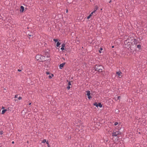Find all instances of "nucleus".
<instances>
[{
  "label": "nucleus",
  "mask_w": 147,
  "mask_h": 147,
  "mask_svg": "<svg viewBox=\"0 0 147 147\" xmlns=\"http://www.w3.org/2000/svg\"><path fill=\"white\" fill-rule=\"evenodd\" d=\"M134 44H136L137 43V40H136V39H134Z\"/></svg>",
  "instance_id": "f8f14e48"
},
{
  "label": "nucleus",
  "mask_w": 147,
  "mask_h": 147,
  "mask_svg": "<svg viewBox=\"0 0 147 147\" xmlns=\"http://www.w3.org/2000/svg\"><path fill=\"white\" fill-rule=\"evenodd\" d=\"M22 98L21 96H20L18 98V99L19 100H21Z\"/></svg>",
  "instance_id": "a878e982"
},
{
  "label": "nucleus",
  "mask_w": 147,
  "mask_h": 147,
  "mask_svg": "<svg viewBox=\"0 0 147 147\" xmlns=\"http://www.w3.org/2000/svg\"><path fill=\"white\" fill-rule=\"evenodd\" d=\"M68 85V86H70V85H71V83L70 82H69Z\"/></svg>",
  "instance_id": "6ab92c4d"
},
{
  "label": "nucleus",
  "mask_w": 147,
  "mask_h": 147,
  "mask_svg": "<svg viewBox=\"0 0 147 147\" xmlns=\"http://www.w3.org/2000/svg\"><path fill=\"white\" fill-rule=\"evenodd\" d=\"M100 50H99V52L100 53H101V51L102 50V48H100Z\"/></svg>",
  "instance_id": "dca6fc26"
},
{
  "label": "nucleus",
  "mask_w": 147,
  "mask_h": 147,
  "mask_svg": "<svg viewBox=\"0 0 147 147\" xmlns=\"http://www.w3.org/2000/svg\"><path fill=\"white\" fill-rule=\"evenodd\" d=\"M96 106L97 107H102V105L100 103H99L97 105H96Z\"/></svg>",
  "instance_id": "9d476101"
},
{
  "label": "nucleus",
  "mask_w": 147,
  "mask_h": 147,
  "mask_svg": "<svg viewBox=\"0 0 147 147\" xmlns=\"http://www.w3.org/2000/svg\"><path fill=\"white\" fill-rule=\"evenodd\" d=\"M48 77L49 79H51L52 78V77L50 75L48 76Z\"/></svg>",
  "instance_id": "393cba45"
},
{
  "label": "nucleus",
  "mask_w": 147,
  "mask_h": 147,
  "mask_svg": "<svg viewBox=\"0 0 147 147\" xmlns=\"http://www.w3.org/2000/svg\"><path fill=\"white\" fill-rule=\"evenodd\" d=\"M53 40L55 42H57L58 41V40L57 39H54Z\"/></svg>",
  "instance_id": "412c9836"
},
{
  "label": "nucleus",
  "mask_w": 147,
  "mask_h": 147,
  "mask_svg": "<svg viewBox=\"0 0 147 147\" xmlns=\"http://www.w3.org/2000/svg\"><path fill=\"white\" fill-rule=\"evenodd\" d=\"M94 105L96 106V105H98V104H97V103H94Z\"/></svg>",
  "instance_id": "c85d7f7f"
},
{
  "label": "nucleus",
  "mask_w": 147,
  "mask_h": 147,
  "mask_svg": "<svg viewBox=\"0 0 147 147\" xmlns=\"http://www.w3.org/2000/svg\"><path fill=\"white\" fill-rule=\"evenodd\" d=\"M4 108L3 107H2V109H4Z\"/></svg>",
  "instance_id": "37998d69"
},
{
  "label": "nucleus",
  "mask_w": 147,
  "mask_h": 147,
  "mask_svg": "<svg viewBox=\"0 0 147 147\" xmlns=\"http://www.w3.org/2000/svg\"><path fill=\"white\" fill-rule=\"evenodd\" d=\"M94 12H93V11L92 12L91 14H90V15H91V16H92V14L94 13Z\"/></svg>",
  "instance_id": "2f4dec72"
},
{
  "label": "nucleus",
  "mask_w": 147,
  "mask_h": 147,
  "mask_svg": "<svg viewBox=\"0 0 147 147\" xmlns=\"http://www.w3.org/2000/svg\"><path fill=\"white\" fill-rule=\"evenodd\" d=\"M70 88L71 87L70 86L68 85V86L67 87V88L68 90H69Z\"/></svg>",
  "instance_id": "aec40b11"
},
{
  "label": "nucleus",
  "mask_w": 147,
  "mask_h": 147,
  "mask_svg": "<svg viewBox=\"0 0 147 147\" xmlns=\"http://www.w3.org/2000/svg\"><path fill=\"white\" fill-rule=\"evenodd\" d=\"M48 147H49L50 146L49 145V144H48Z\"/></svg>",
  "instance_id": "c9c22d12"
},
{
  "label": "nucleus",
  "mask_w": 147,
  "mask_h": 147,
  "mask_svg": "<svg viewBox=\"0 0 147 147\" xmlns=\"http://www.w3.org/2000/svg\"><path fill=\"white\" fill-rule=\"evenodd\" d=\"M18 95H16L15 96V98H17L18 97Z\"/></svg>",
  "instance_id": "bb28decb"
},
{
  "label": "nucleus",
  "mask_w": 147,
  "mask_h": 147,
  "mask_svg": "<svg viewBox=\"0 0 147 147\" xmlns=\"http://www.w3.org/2000/svg\"><path fill=\"white\" fill-rule=\"evenodd\" d=\"M133 38H132L130 37L124 40V44L125 45V48H127L128 46L130 45L132 43L131 42L133 40Z\"/></svg>",
  "instance_id": "f257e3e1"
},
{
  "label": "nucleus",
  "mask_w": 147,
  "mask_h": 147,
  "mask_svg": "<svg viewBox=\"0 0 147 147\" xmlns=\"http://www.w3.org/2000/svg\"><path fill=\"white\" fill-rule=\"evenodd\" d=\"M12 144H13V143H14V141H13V142H12Z\"/></svg>",
  "instance_id": "ea45409f"
},
{
  "label": "nucleus",
  "mask_w": 147,
  "mask_h": 147,
  "mask_svg": "<svg viewBox=\"0 0 147 147\" xmlns=\"http://www.w3.org/2000/svg\"><path fill=\"white\" fill-rule=\"evenodd\" d=\"M111 2V0H110V1H109V3H110Z\"/></svg>",
  "instance_id": "58836bf2"
},
{
  "label": "nucleus",
  "mask_w": 147,
  "mask_h": 147,
  "mask_svg": "<svg viewBox=\"0 0 147 147\" xmlns=\"http://www.w3.org/2000/svg\"><path fill=\"white\" fill-rule=\"evenodd\" d=\"M65 63H63L60 64V65L59 66V68L60 69H61L63 67V66H64V65H65Z\"/></svg>",
  "instance_id": "423d86ee"
},
{
  "label": "nucleus",
  "mask_w": 147,
  "mask_h": 147,
  "mask_svg": "<svg viewBox=\"0 0 147 147\" xmlns=\"http://www.w3.org/2000/svg\"><path fill=\"white\" fill-rule=\"evenodd\" d=\"M7 111V109H4L2 110L1 112L2 114H3Z\"/></svg>",
  "instance_id": "1a4fd4ad"
},
{
  "label": "nucleus",
  "mask_w": 147,
  "mask_h": 147,
  "mask_svg": "<svg viewBox=\"0 0 147 147\" xmlns=\"http://www.w3.org/2000/svg\"><path fill=\"white\" fill-rule=\"evenodd\" d=\"M68 12V10L67 9V10H66V13H67V12Z\"/></svg>",
  "instance_id": "f704fd0d"
},
{
  "label": "nucleus",
  "mask_w": 147,
  "mask_h": 147,
  "mask_svg": "<svg viewBox=\"0 0 147 147\" xmlns=\"http://www.w3.org/2000/svg\"><path fill=\"white\" fill-rule=\"evenodd\" d=\"M43 57L40 55H37L36 56V59L37 60H39L40 61H41L42 58H43Z\"/></svg>",
  "instance_id": "20e7f679"
},
{
  "label": "nucleus",
  "mask_w": 147,
  "mask_h": 147,
  "mask_svg": "<svg viewBox=\"0 0 147 147\" xmlns=\"http://www.w3.org/2000/svg\"><path fill=\"white\" fill-rule=\"evenodd\" d=\"M112 48H113L114 47V46H112Z\"/></svg>",
  "instance_id": "79ce46f5"
},
{
  "label": "nucleus",
  "mask_w": 147,
  "mask_h": 147,
  "mask_svg": "<svg viewBox=\"0 0 147 147\" xmlns=\"http://www.w3.org/2000/svg\"><path fill=\"white\" fill-rule=\"evenodd\" d=\"M61 49L62 50H63L64 49V48L63 47H62L61 48Z\"/></svg>",
  "instance_id": "cd10ccee"
},
{
  "label": "nucleus",
  "mask_w": 147,
  "mask_h": 147,
  "mask_svg": "<svg viewBox=\"0 0 147 147\" xmlns=\"http://www.w3.org/2000/svg\"><path fill=\"white\" fill-rule=\"evenodd\" d=\"M91 15H90L87 18V19H89L90 18V17H91Z\"/></svg>",
  "instance_id": "2eb2a0df"
},
{
  "label": "nucleus",
  "mask_w": 147,
  "mask_h": 147,
  "mask_svg": "<svg viewBox=\"0 0 147 147\" xmlns=\"http://www.w3.org/2000/svg\"><path fill=\"white\" fill-rule=\"evenodd\" d=\"M31 102H30V103H29V105H31Z\"/></svg>",
  "instance_id": "e433bc0d"
},
{
  "label": "nucleus",
  "mask_w": 147,
  "mask_h": 147,
  "mask_svg": "<svg viewBox=\"0 0 147 147\" xmlns=\"http://www.w3.org/2000/svg\"><path fill=\"white\" fill-rule=\"evenodd\" d=\"M137 47L139 49H140L141 48V46L140 45H138L137 46Z\"/></svg>",
  "instance_id": "4468645a"
},
{
  "label": "nucleus",
  "mask_w": 147,
  "mask_h": 147,
  "mask_svg": "<svg viewBox=\"0 0 147 147\" xmlns=\"http://www.w3.org/2000/svg\"><path fill=\"white\" fill-rule=\"evenodd\" d=\"M21 9H20V11L22 12H23L24 10V7L22 6H21L20 7Z\"/></svg>",
  "instance_id": "6e6552de"
},
{
  "label": "nucleus",
  "mask_w": 147,
  "mask_h": 147,
  "mask_svg": "<svg viewBox=\"0 0 147 147\" xmlns=\"http://www.w3.org/2000/svg\"><path fill=\"white\" fill-rule=\"evenodd\" d=\"M51 76H53L54 75H53V74H51Z\"/></svg>",
  "instance_id": "4c0bfd02"
},
{
  "label": "nucleus",
  "mask_w": 147,
  "mask_h": 147,
  "mask_svg": "<svg viewBox=\"0 0 147 147\" xmlns=\"http://www.w3.org/2000/svg\"><path fill=\"white\" fill-rule=\"evenodd\" d=\"M86 92L87 93L86 94L88 96V98L90 99L91 97L90 95V91L89 90H87L86 91Z\"/></svg>",
  "instance_id": "39448f33"
},
{
  "label": "nucleus",
  "mask_w": 147,
  "mask_h": 147,
  "mask_svg": "<svg viewBox=\"0 0 147 147\" xmlns=\"http://www.w3.org/2000/svg\"><path fill=\"white\" fill-rule=\"evenodd\" d=\"M119 144H121V142H119Z\"/></svg>",
  "instance_id": "c03bdc74"
},
{
  "label": "nucleus",
  "mask_w": 147,
  "mask_h": 147,
  "mask_svg": "<svg viewBox=\"0 0 147 147\" xmlns=\"http://www.w3.org/2000/svg\"><path fill=\"white\" fill-rule=\"evenodd\" d=\"M103 68V67L100 65H96L94 66V69L96 71H97L99 72H101Z\"/></svg>",
  "instance_id": "f03ea898"
},
{
  "label": "nucleus",
  "mask_w": 147,
  "mask_h": 147,
  "mask_svg": "<svg viewBox=\"0 0 147 147\" xmlns=\"http://www.w3.org/2000/svg\"><path fill=\"white\" fill-rule=\"evenodd\" d=\"M120 98H121V97L120 96H119L117 97V99H119Z\"/></svg>",
  "instance_id": "c756f323"
},
{
  "label": "nucleus",
  "mask_w": 147,
  "mask_h": 147,
  "mask_svg": "<svg viewBox=\"0 0 147 147\" xmlns=\"http://www.w3.org/2000/svg\"><path fill=\"white\" fill-rule=\"evenodd\" d=\"M28 35L29 36H32L33 35V34H28Z\"/></svg>",
  "instance_id": "b1692460"
},
{
  "label": "nucleus",
  "mask_w": 147,
  "mask_h": 147,
  "mask_svg": "<svg viewBox=\"0 0 147 147\" xmlns=\"http://www.w3.org/2000/svg\"><path fill=\"white\" fill-rule=\"evenodd\" d=\"M46 144H49V142H48V141H47V142H46Z\"/></svg>",
  "instance_id": "473e14b6"
},
{
  "label": "nucleus",
  "mask_w": 147,
  "mask_h": 147,
  "mask_svg": "<svg viewBox=\"0 0 147 147\" xmlns=\"http://www.w3.org/2000/svg\"><path fill=\"white\" fill-rule=\"evenodd\" d=\"M18 71H21V70L18 69Z\"/></svg>",
  "instance_id": "72a5a7b5"
},
{
  "label": "nucleus",
  "mask_w": 147,
  "mask_h": 147,
  "mask_svg": "<svg viewBox=\"0 0 147 147\" xmlns=\"http://www.w3.org/2000/svg\"><path fill=\"white\" fill-rule=\"evenodd\" d=\"M0 134H3V131H0Z\"/></svg>",
  "instance_id": "7c9ffc66"
},
{
  "label": "nucleus",
  "mask_w": 147,
  "mask_h": 147,
  "mask_svg": "<svg viewBox=\"0 0 147 147\" xmlns=\"http://www.w3.org/2000/svg\"><path fill=\"white\" fill-rule=\"evenodd\" d=\"M98 7L97 6H96L94 9V10L93 11V12H95L96 11V10H97L98 9Z\"/></svg>",
  "instance_id": "9b49d317"
},
{
  "label": "nucleus",
  "mask_w": 147,
  "mask_h": 147,
  "mask_svg": "<svg viewBox=\"0 0 147 147\" xmlns=\"http://www.w3.org/2000/svg\"><path fill=\"white\" fill-rule=\"evenodd\" d=\"M124 144L122 142V143L121 144V145H123Z\"/></svg>",
  "instance_id": "a19ab883"
},
{
  "label": "nucleus",
  "mask_w": 147,
  "mask_h": 147,
  "mask_svg": "<svg viewBox=\"0 0 147 147\" xmlns=\"http://www.w3.org/2000/svg\"><path fill=\"white\" fill-rule=\"evenodd\" d=\"M65 44H64V43L62 44L61 45V46L62 47H65Z\"/></svg>",
  "instance_id": "f3484780"
},
{
  "label": "nucleus",
  "mask_w": 147,
  "mask_h": 147,
  "mask_svg": "<svg viewBox=\"0 0 147 147\" xmlns=\"http://www.w3.org/2000/svg\"><path fill=\"white\" fill-rule=\"evenodd\" d=\"M46 142V140L45 139L44 140L42 141V142L43 143H45Z\"/></svg>",
  "instance_id": "a211bd4d"
},
{
  "label": "nucleus",
  "mask_w": 147,
  "mask_h": 147,
  "mask_svg": "<svg viewBox=\"0 0 147 147\" xmlns=\"http://www.w3.org/2000/svg\"><path fill=\"white\" fill-rule=\"evenodd\" d=\"M121 133L120 132L119 130L116 131V130H114L112 133V136H116L119 135H121Z\"/></svg>",
  "instance_id": "7ed1b4c3"
},
{
  "label": "nucleus",
  "mask_w": 147,
  "mask_h": 147,
  "mask_svg": "<svg viewBox=\"0 0 147 147\" xmlns=\"http://www.w3.org/2000/svg\"><path fill=\"white\" fill-rule=\"evenodd\" d=\"M60 44V43L58 42L57 43L56 46L57 47H58Z\"/></svg>",
  "instance_id": "ddd939ff"
},
{
  "label": "nucleus",
  "mask_w": 147,
  "mask_h": 147,
  "mask_svg": "<svg viewBox=\"0 0 147 147\" xmlns=\"http://www.w3.org/2000/svg\"><path fill=\"white\" fill-rule=\"evenodd\" d=\"M118 124V122H115V123H114V125H117Z\"/></svg>",
  "instance_id": "5701e85b"
},
{
  "label": "nucleus",
  "mask_w": 147,
  "mask_h": 147,
  "mask_svg": "<svg viewBox=\"0 0 147 147\" xmlns=\"http://www.w3.org/2000/svg\"><path fill=\"white\" fill-rule=\"evenodd\" d=\"M46 73L47 75H49L50 74V73L48 71L46 72Z\"/></svg>",
  "instance_id": "4be33fe9"
},
{
  "label": "nucleus",
  "mask_w": 147,
  "mask_h": 147,
  "mask_svg": "<svg viewBox=\"0 0 147 147\" xmlns=\"http://www.w3.org/2000/svg\"><path fill=\"white\" fill-rule=\"evenodd\" d=\"M122 74V73L120 71H117L116 72V74L118 75V76L120 78V76H121V74Z\"/></svg>",
  "instance_id": "0eeeda50"
}]
</instances>
